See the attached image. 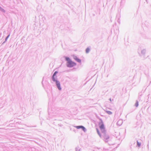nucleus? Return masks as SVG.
<instances>
[{"instance_id": "1", "label": "nucleus", "mask_w": 151, "mask_h": 151, "mask_svg": "<svg viewBox=\"0 0 151 151\" xmlns=\"http://www.w3.org/2000/svg\"><path fill=\"white\" fill-rule=\"evenodd\" d=\"M96 130L98 134L101 137H103L105 141H107L109 138L108 135L106 134V132H102L101 135L100 134L98 129H96Z\"/></svg>"}, {"instance_id": "2", "label": "nucleus", "mask_w": 151, "mask_h": 151, "mask_svg": "<svg viewBox=\"0 0 151 151\" xmlns=\"http://www.w3.org/2000/svg\"><path fill=\"white\" fill-rule=\"evenodd\" d=\"M58 72L57 71H55L52 77V79L53 81H55L56 83V84L57 85V87L58 88V89L59 90H61V88L60 87V82L57 81H56L55 80V79L56 78V76H55L56 74L58 73Z\"/></svg>"}, {"instance_id": "3", "label": "nucleus", "mask_w": 151, "mask_h": 151, "mask_svg": "<svg viewBox=\"0 0 151 151\" xmlns=\"http://www.w3.org/2000/svg\"><path fill=\"white\" fill-rule=\"evenodd\" d=\"M65 59L70 65H72L73 66L76 65V63L71 61L69 58L66 57L65 58Z\"/></svg>"}, {"instance_id": "4", "label": "nucleus", "mask_w": 151, "mask_h": 151, "mask_svg": "<svg viewBox=\"0 0 151 151\" xmlns=\"http://www.w3.org/2000/svg\"><path fill=\"white\" fill-rule=\"evenodd\" d=\"M99 127L101 129V133H102V132H106V131L105 130L104 125L102 123L100 124Z\"/></svg>"}, {"instance_id": "5", "label": "nucleus", "mask_w": 151, "mask_h": 151, "mask_svg": "<svg viewBox=\"0 0 151 151\" xmlns=\"http://www.w3.org/2000/svg\"><path fill=\"white\" fill-rule=\"evenodd\" d=\"M76 127L77 129H79L81 128L82 129L83 131L84 132L86 131L85 128L82 126H76Z\"/></svg>"}, {"instance_id": "6", "label": "nucleus", "mask_w": 151, "mask_h": 151, "mask_svg": "<svg viewBox=\"0 0 151 151\" xmlns=\"http://www.w3.org/2000/svg\"><path fill=\"white\" fill-rule=\"evenodd\" d=\"M74 59L75 60L79 63H80L81 62V60L79 59L76 56H75L74 57Z\"/></svg>"}, {"instance_id": "7", "label": "nucleus", "mask_w": 151, "mask_h": 151, "mask_svg": "<svg viewBox=\"0 0 151 151\" xmlns=\"http://www.w3.org/2000/svg\"><path fill=\"white\" fill-rule=\"evenodd\" d=\"M122 120H119L117 122V124L119 126H120L122 125Z\"/></svg>"}, {"instance_id": "8", "label": "nucleus", "mask_w": 151, "mask_h": 151, "mask_svg": "<svg viewBox=\"0 0 151 151\" xmlns=\"http://www.w3.org/2000/svg\"><path fill=\"white\" fill-rule=\"evenodd\" d=\"M90 51V49L89 48H87L86 49V53H88Z\"/></svg>"}, {"instance_id": "9", "label": "nucleus", "mask_w": 151, "mask_h": 151, "mask_svg": "<svg viewBox=\"0 0 151 151\" xmlns=\"http://www.w3.org/2000/svg\"><path fill=\"white\" fill-rule=\"evenodd\" d=\"M106 112L109 114H112V112L110 111H106Z\"/></svg>"}, {"instance_id": "10", "label": "nucleus", "mask_w": 151, "mask_h": 151, "mask_svg": "<svg viewBox=\"0 0 151 151\" xmlns=\"http://www.w3.org/2000/svg\"><path fill=\"white\" fill-rule=\"evenodd\" d=\"M135 106H136V107H137L138 106V101H137L135 104Z\"/></svg>"}, {"instance_id": "11", "label": "nucleus", "mask_w": 151, "mask_h": 151, "mask_svg": "<svg viewBox=\"0 0 151 151\" xmlns=\"http://www.w3.org/2000/svg\"><path fill=\"white\" fill-rule=\"evenodd\" d=\"M137 145L138 146H139V147L140 146V143H139V142H137Z\"/></svg>"}, {"instance_id": "12", "label": "nucleus", "mask_w": 151, "mask_h": 151, "mask_svg": "<svg viewBox=\"0 0 151 151\" xmlns=\"http://www.w3.org/2000/svg\"><path fill=\"white\" fill-rule=\"evenodd\" d=\"M9 35L6 38V40L7 39V38H8V37H9Z\"/></svg>"}]
</instances>
